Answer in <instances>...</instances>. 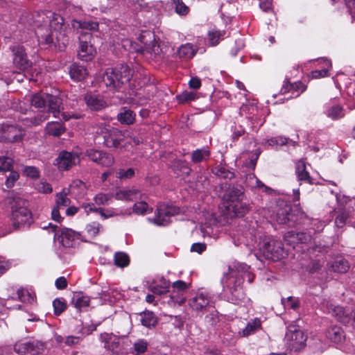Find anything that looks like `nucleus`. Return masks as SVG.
Listing matches in <instances>:
<instances>
[{
    "mask_svg": "<svg viewBox=\"0 0 355 355\" xmlns=\"http://www.w3.org/2000/svg\"><path fill=\"white\" fill-rule=\"evenodd\" d=\"M169 283L164 281L162 285H155L150 288V291L156 295H162L168 291Z\"/></svg>",
    "mask_w": 355,
    "mask_h": 355,
    "instance_id": "nucleus-60",
    "label": "nucleus"
},
{
    "mask_svg": "<svg viewBox=\"0 0 355 355\" xmlns=\"http://www.w3.org/2000/svg\"><path fill=\"white\" fill-rule=\"evenodd\" d=\"M320 62L323 63L324 69L313 71L311 72V76L313 78H320L329 76L328 69L331 67V61L327 59H321Z\"/></svg>",
    "mask_w": 355,
    "mask_h": 355,
    "instance_id": "nucleus-46",
    "label": "nucleus"
},
{
    "mask_svg": "<svg viewBox=\"0 0 355 355\" xmlns=\"http://www.w3.org/2000/svg\"><path fill=\"white\" fill-rule=\"evenodd\" d=\"M10 204L12 225L15 227L30 225L32 223V214L27 208L28 202L19 197H15Z\"/></svg>",
    "mask_w": 355,
    "mask_h": 355,
    "instance_id": "nucleus-5",
    "label": "nucleus"
},
{
    "mask_svg": "<svg viewBox=\"0 0 355 355\" xmlns=\"http://www.w3.org/2000/svg\"><path fill=\"white\" fill-rule=\"evenodd\" d=\"M175 5V12L179 15H186L189 11L188 6L182 0H171Z\"/></svg>",
    "mask_w": 355,
    "mask_h": 355,
    "instance_id": "nucleus-52",
    "label": "nucleus"
},
{
    "mask_svg": "<svg viewBox=\"0 0 355 355\" xmlns=\"http://www.w3.org/2000/svg\"><path fill=\"white\" fill-rule=\"evenodd\" d=\"M336 200L338 207L336 209L337 216L335 219V224L338 227H343L354 211L352 201L348 197L340 194L336 195Z\"/></svg>",
    "mask_w": 355,
    "mask_h": 355,
    "instance_id": "nucleus-10",
    "label": "nucleus"
},
{
    "mask_svg": "<svg viewBox=\"0 0 355 355\" xmlns=\"http://www.w3.org/2000/svg\"><path fill=\"white\" fill-rule=\"evenodd\" d=\"M24 131L13 125H3L0 127V141L18 142L22 140Z\"/></svg>",
    "mask_w": 355,
    "mask_h": 355,
    "instance_id": "nucleus-16",
    "label": "nucleus"
},
{
    "mask_svg": "<svg viewBox=\"0 0 355 355\" xmlns=\"http://www.w3.org/2000/svg\"><path fill=\"white\" fill-rule=\"evenodd\" d=\"M135 175V170L132 168H130L127 170L125 169H120L116 173V178H119L121 180H125L131 178Z\"/></svg>",
    "mask_w": 355,
    "mask_h": 355,
    "instance_id": "nucleus-62",
    "label": "nucleus"
},
{
    "mask_svg": "<svg viewBox=\"0 0 355 355\" xmlns=\"http://www.w3.org/2000/svg\"><path fill=\"white\" fill-rule=\"evenodd\" d=\"M226 32L225 31L211 29L208 31L207 41L210 46H215L223 40Z\"/></svg>",
    "mask_w": 355,
    "mask_h": 355,
    "instance_id": "nucleus-39",
    "label": "nucleus"
},
{
    "mask_svg": "<svg viewBox=\"0 0 355 355\" xmlns=\"http://www.w3.org/2000/svg\"><path fill=\"white\" fill-rule=\"evenodd\" d=\"M95 129L96 137H103V144L106 147L122 150L123 148L121 144L123 136L120 131L105 123L96 124Z\"/></svg>",
    "mask_w": 355,
    "mask_h": 355,
    "instance_id": "nucleus-6",
    "label": "nucleus"
},
{
    "mask_svg": "<svg viewBox=\"0 0 355 355\" xmlns=\"http://www.w3.org/2000/svg\"><path fill=\"white\" fill-rule=\"evenodd\" d=\"M86 156H87L91 161L103 166H111L114 162L113 156L103 150L93 148L88 149L86 151Z\"/></svg>",
    "mask_w": 355,
    "mask_h": 355,
    "instance_id": "nucleus-18",
    "label": "nucleus"
},
{
    "mask_svg": "<svg viewBox=\"0 0 355 355\" xmlns=\"http://www.w3.org/2000/svg\"><path fill=\"white\" fill-rule=\"evenodd\" d=\"M45 15L48 19L46 22L49 23L51 28L54 31H58L62 28L64 24V19L60 15L49 11L47 12Z\"/></svg>",
    "mask_w": 355,
    "mask_h": 355,
    "instance_id": "nucleus-35",
    "label": "nucleus"
},
{
    "mask_svg": "<svg viewBox=\"0 0 355 355\" xmlns=\"http://www.w3.org/2000/svg\"><path fill=\"white\" fill-rule=\"evenodd\" d=\"M210 156V151L207 148L197 149L192 153L191 161L193 163H200L206 161Z\"/></svg>",
    "mask_w": 355,
    "mask_h": 355,
    "instance_id": "nucleus-41",
    "label": "nucleus"
},
{
    "mask_svg": "<svg viewBox=\"0 0 355 355\" xmlns=\"http://www.w3.org/2000/svg\"><path fill=\"white\" fill-rule=\"evenodd\" d=\"M284 241L294 249L309 253L313 246L311 235L306 232H288L284 235Z\"/></svg>",
    "mask_w": 355,
    "mask_h": 355,
    "instance_id": "nucleus-8",
    "label": "nucleus"
},
{
    "mask_svg": "<svg viewBox=\"0 0 355 355\" xmlns=\"http://www.w3.org/2000/svg\"><path fill=\"white\" fill-rule=\"evenodd\" d=\"M37 190L43 193H51L53 191L51 185L46 182H40L36 186Z\"/></svg>",
    "mask_w": 355,
    "mask_h": 355,
    "instance_id": "nucleus-63",
    "label": "nucleus"
},
{
    "mask_svg": "<svg viewBox=\"0 0 355 355\" xmlns=\"http://www.w3.org/2000/svg\"><path fill=\"white\" fill-rule=\"evenodd\" d=\"M13 53V64L21 71H25L31 67V62L28 60L24 46H14L10 47Z\"/></svg>",
    "mask_w": 355,
    "mask_h": 355,
    "instance_id": "nucleus-19",
    "label": "nucleus"
},
{
    "mask_svg": "<svg viewBox=\"0 0 355 355\" xmlns=\"http://www.w3.org/2000/svg\"><path fill=\"white\" fill-rule=\"evenodd\" d=\"M132 76L131 69L126 64H121L107 69L103 76V83L110 90L119 91L130 82Z\"/></svg>",
    "mask_w": 355,
    "mask_h": 355,
    "instance_id": "nucleus-4",
    "label": "nucleus"
},
{
    "mask_svg": "<svg viewBox=\"0 0 355 355\" xmlns=\"http://www.w3.org/2000/svg\"><path fill=\"white\" fill-rule=\"evenodd\" d=\"M324 113L331 120H339L345 115V110L340 105L331 103L325 105Z\"/></svg>",
    "mask_w": 355,
    "mask_h": 355,
    "instance_id": "nucleus-25",
    "label": "nucleus"
},
{
    "mask_svg": "<svg viewBox=\"0 0 355 355\" xmlns=\"http://www.w3.org/2000/svg\"><path fill=\"white\" fill-rule=\"evenodd\" d=\"M306 89V86L302 84L301 82H297L293 84L285 83L282 89V94L291 92L292 94L288 98L297 97L301 93L304 92Z\"/></svg>",
    "mask_w": 355,
    "mask_h": 355,
    "instance_id": "nucleus-28",
    "label": "nucleus"
},
{
    "mask_svg": "<svg viewBox=\"0 0 355 355\" xmlns=\"http://www.w3.org/2000/svg\"><path fill=\"white\" fill-rule=\"evenodd\" d=\"M209 303L207 295L204 293L198 294L196 297L189 300V306L196 311L202 310L206 308Z\"/></svg>",
    "mask_w": 355,
    "mask_h": 355,
    "instance_id": "nucleus-29",
    "label": "nucleus"
},
{
    "mask_svg": "<svg viewBox=\"0 0 355 355\" xmlns=\"http://www.w3.org/2000/svg\"><path fill=\"white\" fill-rule=\"evenodd\" d=\"M148 343L143 340H138L133 345L134 352L136 355L144 353L147 350Z\"/></svg>",
    "mask_w": 355,
    "mask_h": 355,
    "instance_id": "nucleus-57",
    "label": "nucleus"
},
{
    "mask_svg": "<svg viewBox=\"0 0 355 355\" xmlns=\"http://www.w3.org/2000/svg\"><path fill=\"white\" fill-rule=\"evenodd\" d=\"M18 299L27 304H33L35 302V296L28 290L21 288L17 291Z\"/></svg>",
    "mask_w": 355,
    "mask_h": 355,
    "instance_id": "nucleus-44",
    "label": "nucleus"
},
{
    "mask_svg": "<svg viewBox=\"0 0 355 355\" xmlns=\"http://www.w3.org/2000/svg\"><path fill=\"white\" fill-rule=\"evenodd\" d=\"M245 198L244 189L240 185L229 187L223 198L224 207L231 216H243L249 210V205L244 200Z\"/></svg>",
    "mask_w": 355,
    "mask_h": 355,
    "instance_id": "nucleus-3",
    "label": "nucleus"
},
{
    "mask_svg": "<svg viewBox=\"0 0 355 355\" xmlns=\"http://www.w3.org/2000/svg\"><path fill=\"white\" fill-rule=\"evenodd\" d=\"M91 33H83L79 36L80 45L78 51V58L83 61L92 60L96 54L95 48L90 44Z\"/></svg>",
    "mask_w": 355,
    "mask_h": 355,
    "instance_id": "nucleus-14",
    "label": "nucleus"
},
{
    "mask_svg": "<svg viewBox=\"0 0 355 355\" xmlns=\"http://www.w3.org/2000/svg\"><path fill=\"white\" fill-rule=\"evenodd\" d=\"M80 161V155L78 152L62 150L54 160V165L60 171H68L79 164Z\"/></svg>",
    "mask_w": 355,
    "mask_h": 355,
    "instance_id": "nucleus-12",
    "label": "nucleus"
},
{
    "mask_svg": "<svg viewBox=\"0 0 355 355\" xmlns=\"http://www.w3.org/2000/svg\"><path fill=\"white\" fill-rule=\"evenodd\" d=\"M197 48L191 43L181 45L178 50V55L180 58L188 60L191 59L196 53Z\"/></svg>",
    "mask_w": 355,
    "mask_h": 355,
    "instance_id": "nucleus-32",
    "label": "nucleus"
},
{
    "mask_svg": "<svg viewBox=\"0 0 355 355\" xmlns=\"http://www.w3.org/2000/svg\"><path fill=\"white\" fill-rule=\"evenodd\" d=\"M19 175L17 172L11 171L6 180V185L8 188L14 186L15 182L19 179Z\"/></svg>",
    "mask_w": 355,
    "mask_h": 355,
    "instance_id": "nucleus-64",
    "label": "nucleus"
},
{
    "mask_svg": "<svg viewBox=\"0 0 355 355\" xmlns=\"http://www.w3.org/2000/svg\"><path fill=\"white\" fill-rule=\"evenodd\" d=\"M111 200L112 196L110 195L103 193H99L94 198L95 204L97 205H107Z\"/></svg>",
    "mask_w": 355,
    "mask_h": 355,
    "instance_id": "nucleus-53",
    "label": "nucleus"
},
{
    "mask_svg": "<svg viewBox=\"0 0 355 355\" xmlns=\"http://www.w3.org/2000/svg\"><path fill=\"white\" fill-rule=\"evenodd\" d=\"M179 212L180 209L177 207L164 203L159 204L153 221L157 225H167L171 223V217Z\"/></svg>",
    "mask_w": 355,
    "mask_h": 355,
    "instance_id": "nucleus-13",
    "label": "nucleus"
},
{
    "mask_svg": "<svg viewBox=\"0 0 355 355\" xmlns=\"http://www.w3.org/2000/svg\"><path fill=\"white\" fill-rule=\"evenodd\" d=\"M87 73V70L84 66L76 63L71 64L69 68L71 78L76 81H80L85 79Z\"/></svg>",
    "mask_w": 355,
    "mask_h": 355,
    "instance_id": "nucleus-33",
    "label": "nucleus"
},
{
    "mask_svg": "<svg viewBox=\"0 0 355 355\" xmlns=\"http://www.w3.org/2000/svg\"><path fill=\"white\" fill-rule=\"evenodd\" d=\"M326 336L328 339L336 343L342 342L345 338L343 329L338 326L329 328L327 331Z\"/></svg>",
    "mask_w": 355,
    "mask_h": 355,
    "instance_id": "nucleus-37",
    "label": "nucleus"
},
{
    "mask_svg": "<svg viewBox=\"0 0 355 355\" xmlns=\"http://www.w3.org/2000/svg\"><path fill=\"white\" fill-rule=\"evenodd\" d=\"M215 174L224 179L231 180L234 177L233 172L228 170L225 166H219L215 168Z\"/></svg>",
    "mask_w": 355,
    "mask_h": 355,
    "instance_id": "nucleus-50",
    "label": "nucleus"
},
{
    "mask_svg": "<svg viewBox=\"0 0 355 355\" xmlns=\"http://www.w3.org/2000/svg\"><path fill=\"white\" fill-rule=\"evenodd\" d=\"M53 306L54 309V313L59 315L66 309L67 305L63 299L56 298L53 302Z\"/></svg>",
    "mask_w": 355,
    "mask_h": 355,
    "instance_id": "nucleus-56",
    "label": "nucleus"
},
{
    "mask_svg": "<svg viewBox=\"0 0 355 355\" xmlns=\"http://www.w3.org/2000/svg\"><path fill=\"white\" fill-rule=\"evenodd\" d=\"M12 107L21 113L26 114L31 107L30 101L28 100V96H26L23 101L19 100L13 102Z\"/></svg>",
    "mask_w": 355,
    "mask_h": 355,
    "instance_id": "nucleus-45",
    "label": "nucleus"
},
{
    "mask_svg": "<svg viewBox=\"0 0 355 355\" xmlns=\"http://www.w3.org/2000/svg\"><path fill=\"white\" fill-rule=\"evenodd\" d=\"M72 28L76 30L80 35L83 33H89L88 31H96L98 24L94 21H81L73 19L71 21Z\"/></svg>",
    "mask_w": 355,
    "mask_h": 355,
    "instance_id": "nucleus-23",
    "label": "nucleus"
},
{
    "mask_svg": "<svg viewBox=\"0 0 355 355\" xmlns=\"http://www.w3.org/2000/svg\"><path fill=\"white\" fill-rule=\"evenodd\" d=\"M28 100L30 101L31 106L40 109L48 107V112L39 114L37 116L31 118H25L22 119L23 125L27 127L36 126L42 124L48 119L49 113H53L55 116L62 109V100L57 96L47 93H36L28 95Z\"/></svg>",
    "mask_w": 355,
    "mask_h": 355,
    "instance_id": "nucleus-1",
    "label": "nucleus"
},
{
    "mask_svg": "<svg viewBox=\"0 0 355 355\" xmlns=\"http://www.w3.org/2000/svg\"><path fill=\"white\" fill-rule=\"evenodd\" d=\"M286 344L291 350L297 352L306 346L307 336L295 324H290L284 338Z\"/></svg>",
    "mask_w": 355,
    "mask_h": 355,
    "instance_id": "nucleus-9",
    "label": "nucleus"
},
{
    "mask_svg": "<svg viewBox=\"0 0 355 355\" xmlns=\"http://www.w3.org/2000/svg\"><path fill=\"white\" fill-rule=\"evenodd\" d=\"M118 120L123 124L130 125L134 123L135 120V114L130 110L123 108L118 114Z\"/></svg>",
    "mask_w": 355,
    "mask_h": 355,
    "instance_id": "nucleus-42",
    "label": "nucleus"
},
{
    "mask_svg": "<svg viewBox=\"0 0 355 355\" xmlns=\"http://www.w3.org/2000/svg\"><path fill=\"white\" fill-rule=\"evenodd\" d=\"M247 279L249 283L254 280V275L250 271V267L245 263H239L230 266L228 272L225 273L221 279L224 287L230 289L231 296L230 300L233 304H239L244 298V293L241 287L243 279Z\"/></svg>",
    "mask_w": 355,
    "mask_h": 355,
    "instance_id": "nucleus-2",
    "label": "nucleus"
},
{
    "mask_svg": "<svg viewBox=\"0 0 355 355\" xmlns=\"http://www.w3.org/2000/svg\"><path fill=\"white\" fill-rule=\"evenodd\" d=\"M44 349V343L37 340H20L14 345V350L19 355H38Z\"/></svg>",
    "mask_w": 355,
    "mask_h": 355,
    "instance_id": "nucleus-11",
    "label": "nucleus"
},
{
    "mask_svg": "<svg viewBox=\"0 0 355 355\" xmlns=\"http://www.w3.org/2000/svg\"><path fill=\"white\" fill-rule=\"evenodd\" d=\"M84 99L88 108L93 111L101 110L107 106L106 101L100 94L87 93L85 94Z\"/></svg>",
    "mask_w": 355,
    "mask_h": 355,
    "instance_id": "nucleus-20",
    "label": "nucleus"
},
{
    "mask_svg": "<svg viewBox=\"0 0 355 355\" xmlns=\"http://www.w3.org/2000/svg\"><path fill=\"white\" fill-rule=\"evenodd\" d=\"M327 311L343 324H349L351 322L352 311L349 309H345L342 306H334L331 304L327 307Z\"/></svg>",
    "mask_w": 355,
    "mask_h": 355,
    "instance_id": "nucleus-21",
    "label": "nucleus"
},
{
    "mask_svg": "<svg viewBox=\"0 0 355 355\" xmlns=\"http://www.w3.org/2000/svg\"><path fill=\"white\" fill-rule=\"evenodd\" d=\"M231 130L232 132L231 138L234 142L237 141L241 137L244 136L246 133L242 125L236 123L232 126Z\"/></svg>",
    "mask_w": 355,
    "mask_h": 355,
    "instance_id": "nucleus-49",
    "label": "nucleus"
},
{
    "mask_svg": "<svg viewBox=\"0 0 355 355\" xmlns=\"http://www.w3.org/2000/svg\"><path fill=\"white\" fill-rule=\"evenodd\" d=\"M330 268L334 272L338 273H345L349 269V263L343 257H336L330 263Z\"/></svg>",
    "mask_w": 355,
    "mask_h": 355,
    "instance_id": "nucleus-31",
    "label": "nucleus"
},
{
    "mask_svg": "<svg viewBox=\"0 0 355 355\" xmlns=\"http://www.w3.org/2000/svg\"><path fill=\"white\" fill-rule=\"evenodd\" d=\"M259 245L260 253L267 259L278 261L286 254L282 241L268 236L262 239Z\"/></svg>",
    "mask_w": 355,
    "mask_h": 355,
    "instance_id": "nucleus-7",
    "label": "nucleus"
},
{
    "mask_svg": "<svg viewBox=\"0 0 355 355\" xmlns=\"http://www.w3.org/2000/svg\"><path fill=\"white\" fill-rule=\"evenodd\" d=\"M197 98V94L194 92H188L184 91L182 92L180 95L177 96V99L179 103H184L190 102L191 101L195 100Z\"/></svg>",
    "mask_w": 355,
    "mask_h": 355,
    "instance_id": "nucleus-51",
    "label": "nucleus"
},
{
    "mask_svg": "<svg viewBox=\"0 0 355 355\" xmlns=\"http://www.w3.org/2000/svg\"><path fill=\"white\" fill-rule=\"evenodd\" d=\"M140 322L148 328L154 327L157 323V318L152 311H144L140 313Z\"/></svg>",
    "mask_w": 355,
    "mask_h": 355,
    "instance_id": "nucleus-40",
    "label": "nucleus"
},
{
    "mask_svg": "<svg viewBox=\"0 0 355 355\" xmlns=\"http://www.w3.org/2000/svg\"><path fill=\"white\" fill-rule=\"evenodd\" d=\"M46 131L49 135L59 136L62 135L64 130L60 123L58 122L48 123L46 126Z\"/></svg>",
    "mask_w": 355,
    "mask_h": 355,
    "instance_id": "nucleus-47",
    "label": "nucleus"
},
{
    "mask_svg": "<svg viewBox=\"0 0 355 355\" xmlns=\"http://www.w3.org/2000/svg\"><path fill=\"white\" fill-rule=\"evenodd\" d=\"M101 229H103L102 225L96 221L87 224L85 227L86 232L90 237L97 236Z\"/></svg>",
    "mask_w": 355,
    "mask_h": 355,
    "instance_id": "nucleus-48",
    "label": "nucleus"
},
{
    "mask_svg": "<svg viewBox=\"0 0 355 355\" xmlns=\"http://www.w3.org/2000/svg\"><path fill=\"white\" fill-rule=\"evenodd\" d=\"M89 302V297L85 295L82 292L73 293L71 303L76 309H81L82 308L87 307Z\"/></svg>",
    "mask_w": 355,
    "mask_h": 355,
    "instance_id": "nucleus-36",
    "label": "nucleus"
},
{
    "mask_svg": "<svg viewBox=\"0 0 355 355\" xmlns=\"http://www.w3.org/2000/svg\"><path fill=\"white\" fill-rule=\"evenodd\" d=\"M282 302L285 308L296 310L300 306L299 300L293 297L283 298Z\"/></svg>",
    "mask_w": 355,
    "mask_h": 355,
    "instance_id": "nucleus-54",
    "label": "nucleus"
},
{
    "mask_svg": "<svg viewBox=\"0 0 355 355\" xmlns=\"http://www.w3.org/2000/svg\"><path fill=\"white\" fill-rule=\"evenodd\" d=\"M141 196V191L135 188L121 189L116 191L114 197L118 200H129L133 201L140 198Z\"/></svg>",
    "mask_w": 355,
    "mask_h": 355,
    "instance_id": "nucleus-26",
    "label": "nucleus"
},
{
    "mask_svg": "<svg viewBox=\"0 0 355 355\" xmlns=\"http://www.w3.org/2000/svg\"><path fill=\"white\" fill-rule=\"evenodd\" d=\"M13 160L9 157H0V171H11Z\"/></svg>",
    "mask_w": 355,
    "mask_h": 355,
    "instance_id": "nucleus-59",
    "label": "nucleus"
},
{
    "mask_svg": "<svg viewBox=\"0 0 355 355\" xmlns=\"http://www.w3.org/2000/svg\"><path fill=\"white\" fill-rule=\"evenodd\" d=\"M242 112H245L248 114L247 116L252 121H257V118L255 116L258 112L257 107L254 105H246L242 108Z\"/></svg>",
    "mask_w": 355,
    "mask_h": 355,
    "instance_id": "nucleus-55",
    "label": "nucleus"
},
{
    "mask_svg": "<svg viewBox=\"0 0 355 355\" xmlns=\"http://www.w3.org/2000/svg\"><path fill=\"white\" fill-rule=\"evenodd\" d=\"M247 183L252 188H257L266 193L270 194L274 190L270 187L265 185L261 181H260L254 174H249L247 177Z\"/></svg>",
    "mask_w": 355,
    "mask_h": 355,
    "instance_id": "nucleus-34",
    "label": "nucleus"
},
{
    "mask_svg": "<svg viewBox=\"0 0 355 355\" xmlns=\"http://www.w3.org/2000/svg\"><path fill=\"white\" fill-rule=\"evenodd\" d=\"M291 207L285 205L282 207H278L276 210L275 215L274 216V219L279 224H286L289 221V216L291 212Z\"/></svg>",
    "mask_w": 355,
    "mask_h": 355,
    "instance_id": "nucleus-38",
    "label": "nucleus"
},
{
    "mask_svg": "<svg viewBox=\"0 0 355 355\" xmlns=\"http://www.w3.org/2000/svg\"><path fill=\"white\" fill-rule=\"evenodd\" d=\"M148 209V204L144 201L135 203L133 207V212L138 215L146 214Z\"/></svg>",
    "mask_w": 355,
    "mask_h": 355,
    "instance_id": "nucleus-58",
    "label": "nucleus"
},
{
    "mask_svg": "<svg viewBox=\"0 0 355 355\" xmlns=\"http://www.w3.org/2000/svg\"><path fill=\"white\" fill-rule=\"evenodd\" d=\"M262 322L258 318L250 320L246 326L239 331L240 337H248L249 336L256 334L261 329Z\"/></svg>",
    "mask_w": 355,
    "mask_h": 355,
    "instance_id": "nucleus-24",
    "label": "nucleus"
},
{
    "mask_svg": "<svg viewBox=\"0 0 355 355\" xmlns=\"http://www.w3.org/2000/svg\"><path fill=\"white\" fill-rule=\"evenodd\" d=\"M188 288V285L186 282L178 280L173 284V293L171 299L173 302L178 304H182L185 302V297L183 296V292Z\"/></svg>",
    "mask_w": 355,
    "mask_h": 355,
    "instance_id": "nucleus-22",
    "label": "nucleus"
},
{
    "mask_svg": "<svg viewBox=\"0 0 355 355\" xmlns=\"http://www.w3.org/2000/svg\"><path fill=\"white\" fill-rule=\"evenodd\" d=\"M114 264L119 268H124L129 265V256L123 252H117L114 255Z\"/></svg>",
    "mask_w": 355,
    "mask_h": 355,
    "instance_id": "nucleus-43",
    "label": "nucleus"
},
{
    "mask_svg": "<svg viewBox=\"0 0 355 355\" xmlns=\"http://www.w3.org/2000/svg\"><path fill=\"white\" fill-rule=\"evenodd\" d=\"M101 339L104 343L105 348L113 352H117L119 349V338L112 334H101Z\"/></svg>",
    "mask_w": 355,
    "mask_h": 355,
    "instance_id": "nucleus-27",
    "label": "nucleus"
},
{
    "mask_svg": "<svg viewBox=\"0 0 355 355\" xmlns=\"http://www.w3.org/2000/svg\"><path fill=\"white\" fill-rule=\"evenodd\" d=\"M69 193V189L64 188L60 192L56 193L55 205L51 211V217L55 221L60 222L61 220L60 210L70 205L71 200L68 197Z\"/></svg>",
    "mask_w": 355,
    "mask_h": 355,
    "instance_id": "nucleus-15",
    "label": "nucleus"
},
{
    "mask_svg": "<svg viewBox=\"0 0 355 355\" xmlns=\"http://www.w3.org/2000/svg\"><path fill=\"white\" fill-rule=\"evenodd\" d=\"M51 227L55 232V237L58 236V240L64 247H73L74 241L79 237L78 234L71 229L57 226H51Z\"/></svg>",
    "mask_w": 355,
    "mask_h": 355,
    "instance_id": "nucleus-17",
    "label": "nucleus"
},
{
    "mask_svg": "<svg viewBox=\"0 0 355 355\" xmlns=\"http://www.w3.org/2000/svg\"><path fill=\"white\" fill-rule=\"evenodd\" d=\"M295 173L298 181L304 182L310 184H313V180L310 177L306 170V164L304 161H298L296 164Z\"/></svg>",
    "mask_w": 355,
    "mask_h": 355,
    "instance_id": "nucleus-30",
    "label": "nucleus"
},
{
    "mask_svg": "<svg viewBox=\"0 0 355 355\" xmlns=\"http://www.w3.org/2000/svg\"><path fill=\"white\" fill-rule=\"evenodd\" d=\"M24 173L26 176L33 179L38 178L40 175L39 169L37 167L32 166L24 167Z\"/></svg>",
    "mask_w": 355,
    "mask_h": 355,
    "instance_id": "nucleus-61",
    "label": "nucleus"
}]
</instances>
